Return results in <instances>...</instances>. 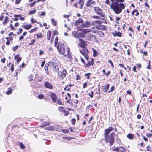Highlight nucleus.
Segmentation results:
<instances>
[{
  "instance_id": "obj_33",
  "label": "nucleus",
  "mask_w": 152,
  "mask_h": 152,
  "mask_svg": "<svg viewBox=\"0 0 152 152\" xmlns=\"http://www.w3.org/2000/svg\"><path fill=\"white\" fill-rule=\"evenodd\" d=\"M51 22H52V23L54 26H56V25H57L56 22L55 21V20H54V18H52L51 19Z\"/></svg>"
},
{
  "instance_id": "obj_53",
  "label": "nucleus",
  "mask_w": 152,
  "mask_h": 152,
  "mask_svg": "<svg viewBox=\"0 0 152 152\" xmlns=\"http://www.w3.org/2000/svg\"><path fill=\"white\" fill-rule=\"evenodd\" d=\"M57 103L60 105H62V102L61 101V100L59 99L57 101Z\"/></svg>"
},
{
  "instance_id": "obj_8",
  "label": "nucleus",
  "mask_w": 152,
  "mask_h": 152,
  "mask_svg": "<svg viewBox=\"0 0 152 152\" xmlns=\"http://www.w3.org/2000/svg\"><path fill=\"white\" fill-rule=\"evenodd\" d=\"M49 95L52 100L53 102L55 103L57 99V96L56 94L54 93L50 92L49 94Z\"/></svg>"
},
{
  "instance_id": "obj_13",
  "label": "nucleus",
  "mask_w": 152,
  "mask_h": 152,
  "mask_svg": "<svg viewBox=\"0 0 152 152\" xmlns=\"http://www.w3.org/2000/svg\"><path fill=\"white\" fill-rule=\"evenodd\" d=\"M94 23H97L98 24V25H96V26L97 28L100 29H102V27L103 28H104V26H102L100 25L102 23V21H99V20H96V21H95L94 22Z\"/></svg>"
},
{
  "instance_id": "obj_37",
  "label": "nucleus",
  "mask_w": 152,
  "mask_h": 152,
  "mask_svg": "<svg viewBox=\"0 0 152 152\" xmlns=\"http://www.w3.org/2000/svg\"><path fill=\"white\" fill-rule=\"evenodd\" d=\"M36 10H33L30 11L29 13L30 15H32L36 13Z\"/></svg>"
},
{
  "instance_id": "obj_30",
  "label": "nucleus",
  "mask_w": 152,
  "mask_h": 152,
  "mask_svg": "<svg viewBox=\"0 0 152 152\" xmlns=\"http://www.w3.org/2000/svg\"><path fill=\"white\" fill-rule=\"evenodd\" d=\"M92 49H93V52L94 53L93 54V56L94 57H95L96 56H97L98 55L97 51H96V50H95L93 48Z\"/></svg>"
},
{
  "instance_id": "obj_4",
  "label": "nucleus",
  "mask_w": 152,
  "mask_h": 152,
  "mask_svg": "<svg viewBox=\"0 0 152 152\" xmlns=\"http://www.w3.org/2000/svg\"><path fill=\"white\" fill-rule=\"evenodd\" d=\"M115 134L114 132L112 133L110 136H107L106 137H104L105 141L107 142H109L110 145H113L114 142V139L113 134Z\"/></svg>"
},
{
  "instance_id": "obj_55",
  "label": "nucleus",
  "mask_w": 152,
  "mask_h": 152,
  "mask_svg": "<svg viewBox=\"0 0 152 152\" xmlns=\"http://www.w3.org/2000/svg\"><path fill=\"white\" fill-rule=\"evenodd\" d=\"M91 75V73H88L87 74H86V77L87 78L89 79L90 78V75Z\"/></svg>"
},
{
  "instance_id": "obj_47",
  "label": "nucleus",
  "mask_w": 152,
  "mask_h": 152,
  "mask_svg": "<svg viewBox=\"0 0 152 152\" xmlns=\"http://www.w3.org/2000/svg\"><path fill=\"white\" fill-rule=\"evenodd\" d=\"M115 89V87L114 86H112L110 90L109 91L108 93L110 92H112L113 90Z\"/></svg>"
},
{
  "instance_id": "obj_41",
  "label": "nucleus",
  "mask_w": 152,
  "mask_h": 152,
  "mask_svg": "<svg viewBox=\"0 0 152 152\" xmlns=\"http://www.w3.org/2000/svg\"><path fill=\"white\" fill-rule=\"evenodd\" d=\"M71 122L72 124H75L76 122V119L74 118L72 119V120H71Z\"/></svg>"
},
{
  "instance_id": "obj_49",
  "label": "nucleus",
  "mask_w": 152,
  "mask_h": 152,
  "mask_svg": "<svg viewBox=\"0 0 152 152\" xmlns=\"http://www.w3.org/2000/svg\"><path fill=\"white\" fill-rule=\"evenodd\" d=\"M64 115L66 116L68 115L69 113V112L68 111H66L64 110Z\"/></svg>"
},
{
  "instance_id": "obj_11",
  "label": "nucleus",
  "mask_w": 152,
  "mask_h": 152,
  "mask_svg": "<svg viewBox=\"0 0 152 152\" xmlns=\"http://www.w3.org/2000/svg\"><path fill=\"white\" fill-rule=\"evenodd\" d=\"M95 4V2L92 0H88L86 3L87 7H92Z\"/></svg>"
},
{
  "instance_id": "obj_9",
  "label": "nucleus",
  "mask_w": 152,
  "mask_h": 152,
  "mask_svg": "<svg viewBox=\"0 0 152 152\" xmlns=\"http://www.w3.org/2000/svg\"><path fill=\"white\" fill-rule=\"evenodd\" d=\"M44 86L46 88L49 89H52L53 88V86L52 84L49 82L45 81L44 83Z\"/></svg>"
},
{
  "instance_id": "obj_29",
  "label": "nucleus",
  "mask_w": 152,
  "mask_h": 152,
  "mask_svg": "<svg viewBox=\"0 0 152 152\" xmlns=\"http://www.w3.org/2000/svg\"><path fill=\"white\" fill-rule=\"evenodd\" d=\"M50 62H48L47 63H46L45 65V70L46 71V73L47 74H48V72H47L48 70V67L49 66V64L50 63Z\"/></svg>"
},
{
  "instance_id": "obj_31",
  "label": "nucleus",
  "mask_w": 152,
  "mask_h": 152,
  "mask_svg": "<svg viewBox=\"0 0 152 152\" xmlns=\"http://www.w3.org/2000/svg\"><path fill=\"white\" fill-rule=\"evenodd\" d=\"M8 18H9L8 16H6L5 17V20L3 23L4 25H5V24L7 23L8 20Z\"/></svg>"
},
{
  "instance_id": "obj_23",
  "label": "nucleus",
  "mask_w": 152,
  "mask_h": 152,
  "mask_svg": "<svg viewBox=\"0 0 152 152\" xmlns=\"http://www.w3.org/2000/svg\"><path fill=\"white\" fill-rule=\"evenodd\" d=\"M78 4L80 5V8L81 9H82L83 6L84 4V0H79L78 1Z\"/></svg>"
},
{
  "instance_id": "obj_59",
  "label": "nucleus",
  "mask_w": 152,
  "mask_h": 152,
  "mask_svg": "<svg viewBox=\"0 0 152 152\" xmlns=\"http://www.w3.org/2000/svg\"><path fill=\"white\" fill-rule=\"evenodd\" d=\"M120 150H119V151H123L124 150V148L122 147H120L119 148Z\"/></svg>"
},
{
  "instance_id": "obj_7",
  "label": "nucleus",
  "mask_w": 152,
  "mask_h": 152,
  "mask_svg": "<svg viewBox=\"0 0 152 152\" xmlns=\"http://www.w3.org/2000/svg\"><path fill=\"white\" fill-rule=\"evenodd\" d=\"M66 70L65 69H63L62 72H59L58 73V76L61 78L64 79L66 76Z\"/></svg>"
},
{
  "instance_id": "obj_42",
  "label": "nucleus",
  "mask_w": 152,
  "mask_h": 152,
  "mask_svg": "<svg viewBox=\"0 0 152 152\" xmlns=\"http://www.w3.org/2000/svg\"><path fill=\"white\" fill-rule=\"evenodd\" d=\"M19 46L17 45L13 47V51H15L18 48Z\"/></svg>"
},
{
  "instance_id": "obj_57",
  "label": "nucleus",
  "mask_w": 152,
  "mask_h": 152,
  "mask_svg": "<svg viewBox=\"0 0 152 152\" xmlns=\"http://www.w3.org/2000/svg\"><path fill=\"white\" fill-rule=\"evenodd\" d=\"M99 34L100 36L102 37L104 35V33L101 31L99 32Z\"/></svg>"
},
{
  "instance_id": "obj_10",
  "label": "nucleus",
  "mask_w": 152,
  "mask_h": 152,
  "mask_svg": "<svg viewBox=\"0 0 152 152\" xmlns=\"http://www.w3.org/2000/svg\"><path fill=\"white\" fill-rule=\"evenodd\" d=\"M113 129L112 127L110 126L108 128L106 129L105 130L104 134V137H106L107 136H108V134Z\"/></svg>"
},
{
  "instance_id": "obj_28",
  "label": "nucleus",
  "mask_w": 152,
  "mask_h": 152,
  "mask_svg": "<svg viewBox=\"0 0 152 152\" xmlns=\"http://www.w3.org/2000/svg\"><path fill=\"white\" fill-rule=\"evenodd\" d=\"M94 28H91L90 29L86 28V35L87 33H90L89 32H92V33H95V32L92 30Z\"/></svg>"
},
{
  "instance_id": "obj_51",
  "label": "nucleus",
  "mask_w": 152,
  "mask_h": 152,
  "mask_svg": "<svg viewBox=\"0 0 152 152\" xmlns=\"http://www.w3.org/2000/svg\"><path fill=\"white\" fill-rule=\"evenodd\" d=\"M10 70L12 72L14 70V66L13 64H12L10 67Z\"/></svg>"
},
{
  "instance_id": "obj_60",
  "label": "nucleus",
  "mask_w": 152,
  "mask_h": 152,
  "mask_svg": "<svg viewBox=\"0 0 152 152\" xmlns=\"http://www.w3.org/2000/svg\"><path fill=\"white\" fill-rule=\"evenodd\" d=\"M110 73V71H108L106 73H104V75L107 76H108Z\"/></svg>"
},
{
  "instance_id": "obj_21",
  "label": "nucleus",
  "mask_w": 152,
  "mask_h": 152,
  "mask_svg": "<svg viewBox=\"0 0 152 152\" xmlns=\"http://www.w3.org/2000/svg\"><path fill=\"white\" fill-rule=\"evenodd\" d=\"M112 34L113 36H114V37H115L116 36H118L120 37H121V35L122 33H121L120 32H119L115 33H112Z\"/></svg>"
},
{
  "instance_id": "obj_12",
  "label": "nucleus",
  "mask_w": 152,
  "mask_h": 152,
  "mask_svg": "<svg viewBox=\"0 0 152 152\" xmlns=\"http://www.w3.org/2000/svg\"><path fill=\"white\" fill-rule=\"evenodd\" d=\"M85 27H86V24H82L79 27V29L80 31L83 32L82 34H85V36L86 29L84 28Z\"/></svg>"
},
{
  "instance_id": "obj_36",
  "label": "nucleus",
  "mask_w": 152,
  "mask_h": 152,
  "mask_svg": "<svg viewBox=\"0 0 152 152\" xmlns=\"http://www.w3.org/2000/svg\"><path fill=\"white\" fill-rule=\"evenodd\" d=\"M35 36H37V39H39V38H41L42 37L43 35L41 33H39V34H36Z\"/></svg>"
},
{
  "instance_id": "obj_54",
  "label": "nucleus",
  "mask_w": 152,
  "mask_h": 152,
  "mask_svg": "<svg viewBox=\"0 0 152 152\" xmlns=\"http://www.w3.org/2000/svg\"><path fill=\"white\" fill-rule=\"evenodd\" d=\"M14 16L15 18H17L18 17H21V15L20 14L19 15H17V14H15L14 15Z\"/></svg>"
},
{
  "instance_id": "obj_39",
  "label": "nucleus",
  "mask_w": 152,
  "mask_h": 152,
  "mask_svg": "<svg viewBox=\"0 0 152 152\" xmlns=\"http://www.w3.org/2000/svg\"><path fill=\"white\" fill-rule=\"evenodd\" d=\"M93 118V117L92 116H91L89 118V119L88 120V118H86V119H87V120L88 121V122L89 123H90L91 122V120H92V119Z\"/></svg>"
},
{
  "instance_id": "obj_24",
  "label": "nucleus",
  "mask_w": 152,
  "mask_h": 152,
  "mask_svg": "<svg viewBox=\"0 0 152 152\" xmlns=\"http://www.w3.org/2000/svg\"><path fill=\"white\" fill-rule=\"evenodd\" d=\"M53 70L55 71H57L59 69L58 66L56 64H54L53 66Z\"/></svg>"
},
{
  "instance_id": "obj_34",
  "label": "nucleus",
  "mask_w": 152,
  "mask_h": 152,
  "mask_svg": "<svg viewBox=\"0 0 152 152\" xmlns=\"http://www.w3.org/2000/svg\"><path fill=\"white\" fill-rule=\"evenodd\" d=\"M12 90L11 88H8V91L6 92V94L7 95H9L12 93Z\"/></svg>"
},
{
  "instance_id": "obj_40",
  "label": "nucleus",
  "mask_w": 152,
  "mask_h": 152,
  "mask_svg": "<svg viewBox=\"0 0 152 152\" xmlns=\"http://www.w3.org/2000/svg\"><path fill=\"white\" fill-rule=\"evenodd\" d=\"M61 131L65 133H68L69 132V130L67 129H61Z\"/></svg>"
},
{
  "instance_id": "obj_17",
  "label": "nucleus",
  "mask_w": 152,
  "mask_h": 152,
  "mask_svg": "<svg viewBox=\"0 0 152 152\" xmlns=\"http://www.w3.org/2000/svg\"><path fill=\"white\" fill-rule=\"evenodd\" d=\"M109 84H107L106 86H103L102 89L104 92H107L108 91L109 88Z\"/></svg>"
},
{
  "instance_id": "obj_20",
  "label": "nucleus",
  "mask_w": 152,
  "mask_h": 152,
  "mask_svg": "<svg viewBox=\"0 0 152 152\" xmlns=\"http://www.w3.org/2000/svg\"><path fill=\"white\" fill-rule=\"evenodd\" d=\"M14 59L16 60L17 62L18 63L21 60L22 58L19 57L18 55H16L15 56Z\"/></svg>"
},
{
  "instance_id": "obj_14",
  "label": "nucleus",
  "mask_w": 152,
  "mask_h": 152,
  "mask_svg": "<svg viewBox=\"0 0 152 152\" xmlns=\"http://www.w3.org/2000/svg\"><path fill=\"white\" fill-rule=\"evenodd\" d=\"M93 37V35L91 34L87 33L86 35V39L88 40H91Z\"/></svg>"
},
{
  "instance_id": "obj_5",
  "label": "nucleus",
  "mask_w": 152,
  "mask_h": 152,
  "mask_svg": "<svg viewBox=\"0 0 152 152\" xmlns=\"http://www.w3.org/2000/svg\"><path fill=\"white\" fill-rule=\"evenodd\" d=\"M94 10L96 12L102 17H104V15L103 14L102 11V10L98 7H94Z\"/></svg>"
},
{
  "instance_id": "obj_62",
  "label": "nucleus",
  "mask_w": 152,
  "mask_h": 152,
  "mask_svg": "<svg viewBox=\"0 0 152 152\" xmlns=\"http://www.w3.org/2000/svg\"><path fill=\"white\" fill-rule=\"evenodd\" d=\"M93 18H94L95 19H99L100 18V17H99V16H93Z\"/></svg>"
},
{
  "instance_id": "obj_32",
  "label": "nucleus",
  "mask_w": 152,
  "mask_h": 152,
  "mask_svg": "<svg viewBox=\"0 0 152 152\" xmlns=\"http://www.w3.org/2000/svg\"><path fill=\"white\" fill-rule=\"evenodd\" d=\"M19 145L20 148L23 149H24L25 147V145L21 142H19Z\"/></svg>"
},
{
  "instance_id": "obj_45",
  "label": "nucleus",
  "mask_w": 152,
  "mask_h": 152,
  "mask_svg": "<svg viewBox=\"0 0 152 152\" xmlns=\"http://www.w3.org/2000/svg\"><path fill=\"white\" fill-rule=\"evenodd\" d=\"M91 98H92L93 95V91L91 92V93L87 94Z\"/></svg>"
},
{
  "instance_id": "obj_1",
  "label": "nucleus",
  "mask_w": 152,
  "mask_h": 152,
  "mask_svg": "<svg viewBox=\"0 0 152 152\" xmlns=\"http://www.w3.org/2000/svg\"><path fill=\"white\" fill-rule=\"evenodd\" d=\"M110 0L112 2L110 5L111 8L115 14H120L122 10L125 9V5L123 3H117V0Z\"/></svg>"
},
{
  "instance_id": "obj_38",
  "label": "nucleus",
  "mask_w": 152,
  "mask_h": 152,
  "mask_svg": "<svg viewBox=\"0 0 152 152\" xmlns=\"http://www.w3.org/2000/svg\"><path fill=\"white\" fill-rule=\"evenodd\" d=\"M37 28H38L37 27H35V28L31 29V30L29 31V32L30 33H32L34 32H35V31H36L37 30Z\"/></svg>"
},
{
  "instance_id": "obj_27",
  "label": "nucleus",
  "mask_w": 152,
  "mask_h": 152,
  "mask_svg": "<svg viewBox=\"0 0 152 152\" xmlns=\"http://www.w3.org/2000/svg\"><path fill=\"white\" fill-rule=\"evenodd\" d=\"M127 137L128 138L132 140L134 138V135L131 133L127 135Z\"/></svg>"
},
{
  "instance_id": "obj_25",
  "label": "nucleus",
  "mask_w": 152,
  "mask_h": 152,
  "mask_svg": "<svg viewBox=\"0 0 152 152\" xmlns=\"http://www.w3.org/2000/svg\"><path fill=\"white\" fill-rule=\"evenodd\" d=\"M51 31L50 30L48 31L47 33V39L48 40H50L51 35Z\"/></svg>"
},
{
  "instance_id": "obj_64",
  "label": "nucleus",
  "mask_w": 152,
  "mask_h": 152,
  "mask_svg": "<svg viewBox=\"0 0 152 152\" xmlns=\"http://www.w3.org/2000/svg\"><path fill=\"white\" fill-rule=\"evenodd\" d=\"M45 12H41V13L40 15V16H45Z\"/></svg>"
},
{
  "instance_id": "obj_43",
  "label": "nucleus",
  "mask_w": 152,
  "mask_h": 152,
  "mask_svg": "<svg viewBox=\"0 0 152 152\" xmlns=\"http://www.w3.org/2000/svg\"><path fill=\"white\" fill-rule=\"evenodd\" d=\"M44 95L43 94H41L38 95V98L40 99H42L44 98Z\"/></svg>"
},
{
  "instance_id": "obj_26",
  "label": "nucleus",
  "mask_w": 152,
  "mask_h": 152,
  "mask_svg": "<svg viewBox=\"0 0 152 152\" xmlns=\"http://www.w3.org/2000/svg\"><path fill=\"white\" fill-rule=\"evenodd\" d=\"M32 26L31 24L26 25L24 26V28L26 30H28L30 29Z\"/></svg>"
},
{
  "instance_id": "obj_3",
  "label": "nucleus",
  "mask_w": 152,
  "mask_h": 152,
  "mask_svg": "<svg viewBox=\"0 0 152 152\" xmlns=\"http://www.w3.org/2000/svg\"><path fill=\"white\" fill-rule=\"evenodd\" d=\"M80 43L79 45L82 48L81 50H80V53L84 56L86 58V52L85 51L86 43L85 41L81 39H79Z\"/></svg>"
},
{
  "instance_id": "obj_52",
  "label": "nucleus",
  "mask_w": 152,
  "mask_h": 152,
  "mask_svg": "<svg viewBox=\"0 0 152 152\" xmlns=\"http://www.w3.org/2000/svg\"><path fill=\"white\" fill-rule=\"evenodd\" d=\"M98 86V87H99L98 90V91H99V92L98 93V94H99V97H98V99H99L101 97V96H100V91H99V90H100V88H99L100 85L99 84Z\"/></svg>"
},
{
  "instance_id": "obj_22",
  "label": "nucleus",
  "mask_w": 152,
  "mask_h": 152,
  "mask_svg": "<svg viewBox=\"0 0 152 152\" xmlns=\"http://www.w3.org/2000/svg\"><path fill=\"white\" fill-rule=\"evenodd\" d=\"M45 129L46 130L50 131H54V126L47 127L45 128Z\"/></svg>"
},
{
  "instance_id": "obj_19",
  "label": "nucleus",
  "mask_w": 152,
  "mask_h": 152,
  "mask_svg": "<svg viewBox=\"0 0 152 152\" xmlns=\"http://www.w3.org/2000/svg\"><path fill=\"white\" fill-rule=\"evenodd\" d=\"M83 22L82 19L79 18L78 20H76L74 26H76L79 25V23H80Z\"/></svg>"
},
{
  "instance_id": "obj_63",
  "label": "nucleus",
  "mask_w": 152,
  "mask_h": 152,
  "mask_svg": "<svg viewBox=\"0 0 152 152\" xmlns=\"http://www.w3.org/2000/svg\"><path fill=\"white\" fill-rule=\"evenodd\" d=\"M21 0H16L15 3L18 4L20 2Z\"/></svg>"
},
{
  "instance_id": "obj_48",
  "label": "nucleus",
  "mask_w": 152,
  "mask_h": 152,
  "mask_svg": "<svg viewBox=\"0 0 152 152\" xmlns=\"http://www.w3.org/2000/svg\"><path fill=\"white\" fill-rule=\"evenodd\" d=\"M10 27L11 29L12 30H14L15 29V28L12 24H10Z\"/></svg>"
},
{
  "instance_id": "obj_2",
  "label": "nucleus",
  "mask_w": 152,
  "mask_h": 152,
  "mask_svg": "<svg viewBox=\"0 0 152 152\" xmlns=\"http://www.w3.org/2000/svg\"><path fill=\"white\" fill-rule=\"evenodd\" d=\"M57 48L60 54H64V55H65V56H66L67 55H69L70 51V50L69 48H68L67 49V50L66 51V52L64 43H61L60 45V46H59V45H58Z\"/></svg>"
},
{
  "instance_id": "obj_46",
  "label": "nucleus",
  "mask_w": 152,
  "mask_h": 152,
  "mask_svg": "<svg viewBox=\"0 0 152 152\" xmlns=\"http://www.w3.org/2000/svg\"><path fill=\"white\" fill-rule=\"evenodd\" d=\"M108 62L111 64V66H112L113 68H114V66L113 65V64L112 62V61L110 60H109L108 61Z\"/></svg>"
},
{
  "instance_id": "obj_56",
  "label": "nucleus",
  "mask_w": 152,
  "mask_h": 152,
  "mask_svg": "<svg viewBox=\"0 0 152 152\" xmlns=\"http://www.w3.org/2000/svg\"><path fill=\"white\" fill-rule=\"evenodd\" d=\"M37 3L36 2V1H34L30 5V6L31 7H33L34 6L35 4H36V3Z\"/></svg>"
},
{
  "instance_id": "obj_6",
  "label": "nucleus",
  "mask_w": 152,
  "mask_h": 152,
  "mask_svg": "<svg viewBox=\"0 0 152 152\" xmlns=\"http://www.w3.org/2000/svg\"><path fill=\"white\" fill-rule=\"evenodd\" d=\"M72 34L73 35L74 37L76 38H78L79 37H85V34H82V33H77V32L73 31L72 32Z\"/></svg>"
},
{
  "instance_id": "obj_61",
  "label": "nucleus",
  "mask_w": 152,
  "mask_h": 152,
  "mask_svg": "<svg viewBox=\"0 0 152 152\" xmlns=\"http://www.w3.org/2000/svg\"><path fill=\"white\" fill-rule=\"evenodd\" d=\"M134 11H135V12H136V16H138L139 14V13L138 10H134Z\"/></svg>"
},
{
  "instance_id": "obj_15",
  "label": "nucleus",
  "mask_w": 152,
  "mask_h": 152,
  "mask_svg": "<svg viewBox=\"0 0 152 152\" xmlns=\"http://www.w3.org/2000/svg\"><path fill=\"white\" fill-rule=\"evenodd\" d=\"M50 123L48 121L44 122L42 123L41 125L40 126V127L42 128H43L46 126L50 125Z\"/></svg>"
},
{
  "instance_id": "obj_16",
  "label": "nucleus",
  "mask_w": 152,
  "mask_h": 152,
  "mask_svg": "<svg viewBox=\"0 0 152 152\" xmlns=\"http://www.w3.org/2000/svg\"><path fill=\"white\" fill-rule=\"evenodd\" d=\"M54 130H56L59 132L61 131L62 127L61 126L55 125L54 126Z\"/></svg>"
},
{
  "instance_id": "obj_35",
  "label": "nucleus",
  "mask_w": 152,
  "mask_h": 152,
  "mask_svg": "<svg viewBox=\"0 0 152 152\" xmlns=\"http://www.w3.org/2000/svg\"><path fill=\"white\" fill-rule=\"evenodd\" d=\"M58 109L61 112H63L64 111V109L63 107H59L58 108Z\"/></svg>"
},
{
  "instance_id": "obj_58",
  "label": "nucleus",
  "mask_w": 152,
  "mask_h": 152,
  "mask_svg": "<svg viewBox=\"0 0 152 152\" xmlns=\"http://www.w3.org/2000/svg\"><path fill=\"white\" fill-rule=\"evenodd\" d=\"M25 66V63H22V64L20 65V66L19 67V68L20 67L21 68H23Z\"/></svg>"
},
{
  "instance_id": "obj_18",
  "label": "nucleus",
  "mask_w": 152,
  "mask_h": 152,
  "mask_svg": "<svg viewBox=\"0 0 152 152\" xmlns=\"http://www.w3.org/2000/svg\"><path fill=\"white\" fill-rule=\"evenodd\" d=\"M94 64V59L93 58H91V61H88L87 64H86V67H89L91 65L93 66Z\"/></svg>"
},
{
  "instance_id": "obj_50",
  "label": "nucleus",
  "mask_w": 152,
  "mask_h": 152,
  "mask_svg": "<svg viewBox=\"0 0 152 152\" xmlns=\"http://www.w3.org/2000/svg\"><path fill=\"white\" fill-rule=\"evenodd\" d=\"M35 42V40L34 39H33L31 41V42L29 43V45H33V44H34V43Z\"/></svg>"
},
{
  "instance_id": "obj_44",
  "label": "nucleus",
  "mask_w": 152,
  "mask_h": 152,
  "mask_svg": "<svg viewBox=\"0 0 152 152\" xmlns=\"http://www.w3.org/2000/svg\"><path fill=\"white\" fill-rule=\"evenodd\" d=\"M113 151H117V152H119V148L116 147L114 148V149H113Z\"/></svg>"
}]
</instances>
